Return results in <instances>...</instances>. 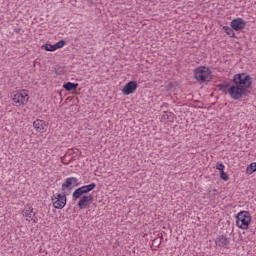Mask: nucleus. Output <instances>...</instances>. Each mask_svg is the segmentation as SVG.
I'll use <instances>...</instances> for the list:
<instances>
[{
    "label": "nucleus",
    "mask_w": 256,
    "mask_h": 256,
    "mask_svg": "<svg viewBox=\"0 0 256 256\" xmlns=\"http://www.w3.org/2000/svg\"><path fill=\"white\" fill-rule=\"evenodd\" d=\"M233 83L240 87L241 89H244L247 91L249 87H251L253 83V79L251 76H249L246 73H241V74H235L233 77Z\"/></svg>",
    "instance_id": "1"
},
{
    "label": "nucleus",
    "mask_w": 256,
    "mask_h": 256,
    "mask_svg": "<svg viewBox=\"0 0 256 256\" xmlns=\"http://www.w3.org/2000/svg\"><path fill=\"white\" fill-rule=\"evenodd\" d=\"M249 223H251V213L249 211H241L236 216V225L239 229L247 231L249 229Z\"/></svg>",
    "instance_id": "2"
},
{
    "label": "nucleus",
    "mask_w": 256,
    "mask_h": 256,
    "mask_svg": "<svg viewBox=\"0 0 256 256\" xmlns=\"http://www.w3.org/2000/svg\"><path fill=\"white\" fill-rule=\"evenodd\" d=\"M194 77L199 83L211 81V70L208 67L200 66L194 70Z\"/></svg>",
    "instance_id": "3"
},
{
    "label": "nucleus",
    "mask_w": 256,
    "mask_h": 256,
    "mask_svg": "<svg viewBox=\"0 0 256 256\" xmlns=\"http://www.w3.org/2000/svg\"><path fill=\"white\" fill-rule=\"evenodd\" d=\"M245 93H247V91L238 86L237 84L232 85L228 88V94L235 101L243 99V95H245Z\"/></svg>",
    "instance_id": "4"
},
{
    "label": "nucleus",
    "mask_w": 256,
    "mask_h": 256,
    "mask_svg": "<svg viewBox=\"0 0 256 256\" xmlns=\"http://www.w3.org/2000/svg\"><path fill=\"white\" fill-rule=\"evenodd\" d=\"M97 187V184L91 183L89 185L82 186L80 188H77L73 194L72 197L73 199H79L82 195H85L87 193H90V191H93Z\"/></svg>",
    "instance_id": "5"
},
{
    "label": "nucleus",
    "mask_w": 256,
    "mask_h": 256,
    "mask_svg": "<svg viewBox=\"0 0 256 256\" xmlns=\"http://www.w3.org/2000/svg\"><path fill=\"white\" fill-rule=\"evenodd\" d=\"M13 101L16 104V107H20V105H26L27 101H29V95L25 91L18 92L14 95Z\"/></svg>",
    "instance_id": "6"
},
{
    "label": "nucleus",
    "mask_w": 256,
    "mask_h": 256,
    "mask_svg": "<svg viewBox=\"0 0 256 256\" xmlns=\"http://www.w3.org/2000/svg\"><path fill=\"white\" fill-rule=\"evenodd\" d=\"M55 209H63L67 205V195L57 194L56 197L52 198Z\"/></svg>",
    "instance_id": "7"
},
{
    "label": "nucleus",
    "mask_w": 256,
    "mask_h": 256,
    "mask_svg": "<svg viewBox=\"0 0 256 256\" xmlns=\"http://www.w3.org/2000/svg\"><path fill=\"white\" fill-rule=\"evenodd\" d=\"M91 203H93V194L82 196L77 205L79 209H89Z\"/></svg>",
    "instance_id": "8"
},
{
    "label": "nucleus",
    "mask_w": 256,
    "mask_h": 256,
    "mask_svg": "<svg viewBox=\"0 0 256 256\" xmlns=\"http://www.w3.org/2000/svg\"><path fill=\"white\" fill-rule=\"evenodd\" d=\"M137 91V81L128 82L122 89L123 95H132Z\"/></svg>",
    "instance_id": "9"
},
{
    "label": "nucleus",
    "mask_w": 256,
    "mask_h": 256,
    "mask_svg": "<svg viewBox=\"0 0 256 256\" xmlns=\"http://www.w3.org/2000/svg\"><path fill=\"white\" fill-rule=\"evenodd\" d=\"M215 243L217 247H221L223 249H229V245L231 244V241L226 236L220 235L216 238Z\"/></svg>",
    "instance_id": "10"
},
{
    "label": "nucleus",
    "mask_w": 256,
    "mask_h": 256,
    "mask_svg": "<svg viewBox=\"0 0 256 256\" xmlns=\"http://www.w3.org/2000/svg\"><path fill=\"white\" fill-rule=\"evenodd\" d=\"M230 25L234 31H242V29L247 25V22L242 18H236L231 21Z\"/></svg>",
    "instance_id": "11"
},
{
    "label": "nucleus",
    "mask_w": 256,
    "mask_h": 256,
    "mask_svg": "<svg viewBox=\"0 0 256 256\" xmlns=\"http://www.w3.org/2000/svg\"><path fill=\"white\" fill-rule=\"evenodd\" d=\"M33 127L36 129L37 133H44L47 128V123L43 120H36L33 122Z\"/></svg>",
    "instance_id": "12"
},
{
    "label": "nucleus",
    "mask_w": 256,
    "mask_h": 256,
    "mask_svg": "<svg viewBox=\"0 0 256 256\" xmlns=\"http://www.w3.org/2000/svg\"><path fill=\"white\" fill-rule=\"evenodd\" d=\"M79 183V179L75 177H70L65 180V182L62 184V189L65 191V189H69L71 185H77Z\"/></svg>",
    "instance_id": "13"
},
{
    "label": "nucleus",
    "mask_w": 256,
    "mask_h": 256,
    "mask_svg": "<svg viewBox=\"0 0 256 256\" xmlns=\"http://www.w3.org/2000/svg\"><path fill=\"white\" fill-rule=\"evenodd\" d=\"M23 217H26V221H30V219L33 217V208L29 205H27L23 210Z\"/></svg>",
    "instance_id": "14"
},
{
    "label": "nucleus",
    "mask_w": 256,
    "mask_h": 256,
    "mask_svg": "<svg viewBox=\"0 0 256 256\" xmlns=\"http://www.w3.org/2000/svg\"><path fill=\"white\" fill-rule=\"evenodd\" d=\"M77 87H79V84L78 83H71V82H67L63 85V88L66 90V91H75V89H77Z\"/></svg>",
    "instance_id": "15"
},
{
    "label": "nucleus",
    "mask_w": 256,
    "mask_h": 256,
    "mask_svg": "<svg viewBox=\"0 0 256 256\" xmlns=\"http://www.w3.org/2000/svg\"><path fill=\"white\" fill-rule=\"evenodd\" d=\"M220 91H223V93H228L229 91V87H231V84L227 83V82H223L221 84L218 85Z\"/></svg>",
    "instance_id": "16"
},
{
    "label": "nucleus",
    "mask_w": 256,
    "mask_h": 256,
    "mask_svg": "<svg viewBox=\"0 0 256 256\" xmlns=\"http://www.w3.org/2000/svg\"><path fill=\"white\" fill-rule=\"evenodd\" d=\"M223 29L226 35H230V37H235V32H233V28H229V26H224Z\"/></svg>",
    "instance_id": "17"
},
{
    "label": "nucleus",
    "mask_w": 256,
    "mask_h": 256,
    "mask_svg": "<svg viewBox=\"0 0 256 256\" xmlns=\"http://www.w3.org/2000/svg\"><path fill=\"white\" fill-rule=\"evenodd\" d=\"M42 49H45V51H57L55 44L54 45L45 44L42 46Z\"/></svg>",
    "instance_id": "18"
},
{
    "label": "nucleus",
    "mask_w": 256,
    "mask_h": 256,
    "mask_svg": "<svg viewBox=\"0 0 256 256\" xmlns=\"http://www.w3.org/2000/svg\"><path fill=\"white\" fill-rule=\"evenodd\" d=\"M247 173H255L256 171V162L251 163L247 168H246Z\"/></svg>",
    "instance_id": "19"
},
{
    "label": "nucleus",
    "mask_w": 256,
    "mask_h": 256,
    "mask_svg": "<svg viewBox=\"0 0 256 256\" xmlns=\"http://www.w3.org/2000/svg\"><path fill=\"white\" fill-rule=\"evenodd\" d=\"M67 42H65V40H60L59 42H57L55 45L56 49H61L62 47H65Z\"/></svg>",
    "instance_id": "20"
},
{
    "label": "nucleus",
    "mask_w": 256,
    "mask_h": 256,
    "mask_svg": "<svg viewBox=\"0 0 256 256\" xmlns=\"http://www.w3.org/2000/svg\"><path fill=\"white\" fill-rule=\"evenodd\" d=\"M220 178L223 181H229V176L227 175V173H225V171L220 172Z\"/></svg>",
    "instance_id": "21"
},
{
    "label": "nucleus",
    "mask_w": 256,
    "mask_h": 256,
    "mask_svg": "<svg viewBox=\"0 0 256 256\" xmlns=\"http://www.w3.org/2000/svg\"><path fill=\"white\" fill-rule=\"evenodd\" d=\"M216 169H218V171L222 172L223 169H225V165H223V163H217L216 164Z\"/></svg>",
    "instance_id": "22"
},
{
    "label": "nucleus",
    "mask_w": 256,
    "mask_h": 256,
    "mask_svg": "<svg viewBox=\"0 0 256 256\" xmlns=\"http://www.w3.org/2000/svg\"><path fill=\"white\" fill-rule=\"evenodd\" d=\"M152 245H155V247H159L161 245V239L156 238L153 240Z\"/></svg>",
    "instance_id": "23"
},
{
    "label": "nucleus",
    "mask_w": 256,
    "mask_h": 256,
    "mask_svg": "<svg viewBox=\"0 0 256 256\" xmlns=\"http://www.w3.org/2000/svg\"><path fill=\"white\" fill-rule=\"evenodd\" d=\"M37 213H33L32 218H30V221H33V223H37Z\"/></svg>",
    "instance_id": "24"
},
{
    "label": "nucleus",
    "mask_w": 256,
    "mask_h": 256,
    "mask_svg": "<svg viewBox=\"0 0 256 256\" xmlns=\"http://www.w3.org/2000/svg\"><path fill=\"white\" fill-rule=\"evenodd\" d=\"M14 31H15V33H19V31H21V29L16 28Z\"/></svg>",
    "instance_id": "25"
}]
</instances>
